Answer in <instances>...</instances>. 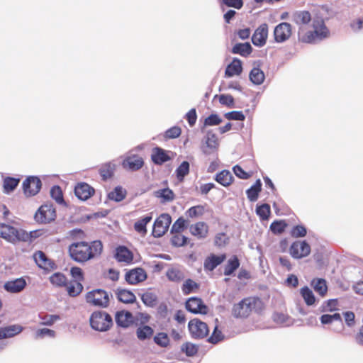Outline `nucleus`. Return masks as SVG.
Here are the masks:
<instances>
[{
  "label": "nucleus",
  "mask_w": 363,
  "mask_h": 363,
  "mask_svg": "<svg viewBox=\"0 0 363 363\" xmlns=\"http://www.w3.org/2000/svg\"><path fill=\"white\" fill-rule=\"evenodd\" d=\"M41 186V180L35 176L28 177L22 184L23 193L27 197L36 195L40 191Z\"/></svg>",
  "instance_id": "obj_11"
},
{
  "label": "nucleus",
  "mask_w": 363,
  "mask_h": 363,
  "mask_svg": "<svg viewBox=\"0 0 363 363\" xmlns=\"http://www.w3.org/2000/svg\"><path fill=\"white\" fill-rule=\"evenodd\" d=\"M215 245L219 247H224L227 242V235L224 233H218L215 237Z\"/></svg>",
  "instance_id": "obj_63"
},
{
  "label": "nucleus",
  "mask_w": 363,
  "mask_h": 363,
  "mask_svg": "<svg viewBox=\"0 0 363 363\" xmlns=\"http://www.w3.org/2000/svg\"><path fill=\"white\" fill-rule=\"evenodd\" d=\"M26 286V281L21 277L6 281L4 284V289L8 292L18 293L23 291Z\"/></svg>",
  "instance_id": "obj_24"
},
{
  "label": "nucleus",
  "mask_w": 363,
  "mask_h": 363,
  "mask_svg": "<svg viewBox=\"0 0 363 363\" xmlns=\"http://www.w3.org/2000/svg\"><path fill=\"white\" fill-rule=\"evenodd\" d=\"M114 257L118 262H123L126 264H132L133 262V254L125 246H118L116 247Z\"/></svg>",
  "instance_id": "obj_19"
},
{
  "label": "nucleus",
  "mask_w": 363,
  "mask_h": 363,
  "mask_svg": "<svg viewBox=\"0 0 363 363\" xmlns=\"http://www.w3.org/2000/svg\"><path fill=\"white\" fill-rule=\"evenodd\" d=\"M137 337L139 340H144L150 338L153 335V330L147 325L140 326L136 331Z\"/></svg>",
  "instance_id": "obj_41"
},
{
  "label": "nucleus",
  "mask_w": 363,
  "mask_h": 363,
  "mask_svg": "<svg viewBox=\"0 0 363 363\" xmlns=\"http://www.w3.org/2000/svg\"><path fill=\"white\" fill-rule=\"evenodd\" d=\"M115 320L118 327L126 328L133 323L134 318L130 312L120 311L116 312Z\"/></svg>",
  "instance_id": "obj_20"
},
{
  "label": "nucleus",
  "mask_w": 363,
  "mask_h": 363,
  "mask_svg": "<svg viewBox=\"0 0 363 363\" xmlns=\"http://www.w3.org/2000/svg\"><path fill=\"white\" fill-rule=\"evenodd\" d=\"M190 233L198 239H203L208 233V225L203 221L197 222L189 227Z\"/></svg>",
  "instance_id": "obj_21"
},
{
  "label": "nucleus",
  "mask_w": 363,
  "mask_h": 363,
  "mask_svg": "<svg viewBox=\"0 0 363 363\" xmlns=\"http://www.w3.org/2000/svg\"><path fill=\"white\" fill-rule=\"evenodd\" d=\"M36 232H30V236L34 237L33 234ZM0 238L12 244L27 241L29 235L21 229H18L12 225L0 223Z\"/></svg>",
  "instance_id": "obj_3"
},
{
  "label": "nucleus",
  "mask_w": 363,
  "mask_h": 363,
  "mask_svg": "<svg viewBox=\"0 0 363 363\" xmlns=\"http://www.w3.org/2000/svg\"><path fill=\"white\" fill-rule=\"evenodd\" d=\"M126 196V191L121 186L116 187L113 191L108 193V197L109 199L115 201H123Z\"/></svg>",
  "instance_id": "obj_39"
},
{
  "label": "nucleus",
  "mask_w": 363,
  "mask_h": 363,
  "mask_svg": "<svg viewBox=\"0 0 363 363\" xmlns=\"http://www.w3.org/2000/svg\"><path fill=\"white\" fill-rule=\"evenodd\" d=\"M268 36V26L266 23L260 25L252 36V43L257 47L265 45Z\"/></svg>",
  "instance_id": "obj_17"
},
{
  "label": "nucleus",
  "mask_w": 363,
  "mask_h": 363,
  "mask_svg": "<svg viewBox=\"0 0 363 363\" xmlns=\"http://www.w3.org/2000/svg\"><path fill=\"white\" fill-rule=\"evenodd\" d=\"M232 53L247 57L252 52V48L249 43H235L231 50Z\"/></svg>",
  "instance_id": "obj_29"
},
{
  "label": "nucleus",
  "mask_w": 363,
  "mask_h": 363,
  "mask_svg": "<svg viewBox=\"0 0 363 363\" xmlns=\"http://www.w3.org/2000/svg\"><path fill=\"white\" fill-rule=\"evenodd\" d=\"M310 245L306 240L294 241L290 246L289 254L294 259H302L311 253Z\"/></svg>",
  "instance_id": "obj_9"
},
{
  "label": "nucleus",
  "mask_w": 363,
  "mask_h": 363,
  "mask_svg": "<svg viewBox=\"0 0 363 363\" xmlns=\"http://www.w3.org/2000/svg\"><path fill=\"white\" fill-rule=\"evenodd\" d=\"M350 26L354 32L363 30V18L354 20Z\"/></svg>",
  "instance_id": "obj_64"
},
{
  "label": "nucleus",
  "mask_w": 363,
  "mask_h": 363,
  "mask_svg": "<svg viewBox=\"0 0 363 363\" xmlns=\"http://www.w3.org/2000/svg\"><path fill=\"white\" fill-rule=\"evenodd\" d=\"M115 171L114 165L108 163L103 165L100 169V175L104 180H106L113 177Z\"/></svg>",
  "instance_id": "obj_44"
},
{
  "label": "nucleus",
  "mask_w": 363,
  "mask_h": 363,
  "mask_svg": "<svg viewBox=\"0 0 363 363\" xmlns=\"http://www.w3.org/2000/svg\"><path fill=\"white\" fill-rule=\"evenodd\" d=\"M151 158L155 164L159 165H161L171 160L168 152L162 148L158 147L152 149Z\"/></svg>",
  "instance_id": "obj_25"
},
{
  "label": "nucleus",
  "mask_w": 363,
  "mask_h": 363,
  "mask_svg": "<svg viewBox=\"0 0 363 363\" xmlns=\"http://www.w3.org/2000/svg\"><path fill=\"white\" fill-rule=\"evenodd\" d=\"M292 21L298 26V36L301 35L302 29L307 28L313 18L311 13L306 11H296L292 14Z\"/></svg>",
  "instance_id": "obj_12"
},
{
  "label": "nucleus",
  "mask_w": 363,
  "mask_h": 363,
  "mask_svg": "<svg viewBox=\"0 0 363 363\" xmlns=\"http://www.w3.org/2000/svg\"><path fill=\"white\" fill-rule=\"evenodd\" d=\"M307 233L306 228L301 225L294 226L291 232V235L294 238H302L304 237Z\"/></svg>",
  "instance_id": "obj_58"
},
{
  "label": "nucleus",
  "mask_w": 363,
  "mask_h": 363,
  "mask_svg": "<svg viewBox=\"0 0 363 363\" xmlns=\"http://www.w3.org/2000/svg\"><path fill=\"white\" fill-rule=\"evenodd\" d=\"M152 220V213L143 216L134 223V230L142 236H145L147 233L146 226Z\"/></svg>",
  "instance_id": "obj_26"
},
{
  "label": "nucleus",
  "mask_w": 363,
  "mask_h": 363,
  "mask_svg": "<svg viewBox=\"0 0 363 363\" xmlns=\"http://www.w3.org/2000/svg\"><path fill=\"white\" fill-rule=\"evenodd\" d=\"M189 330L194 338L206 337L209 333L207 324L198 318H194L189 322Z\"/></svg>",
  "instance_id": "obj_10"
},
{
  "label": "nucleus",
  "mask_w": 363,
  "mask_h": 363,
  "mask_svg": "<svg viewBox=\"0 0 363 363\" xmlns=\"http://www.w3.org/2000/svg\"><path fill=\"white\" fill-rule=\"evenodd\" d=\"M182 350L186 353L187 356H193L198 352L197 347L195 345L189 342L183 344Z\"/></svg>",
  "instance_id": "obj_59"
},
{
  "label": "nucleus",
  "mask_w": 363,
  "mask_h": 363,
  "mask_svg": "<svg viewBox=\"0 0 363 363\" xmlns=\"http://www.w3.org/2000/svg\"><path fill=\"white\" fill-rule=\"evenodd\" d=\"M250 81L256 85L263 83L265 76L264 72L258 67H254L250 72L249 75Z\"/></svg>",
  "instance_id": "obj_38"
},
{
  "label": "nucleus",
  "mask_w": 363,
  "mask_h": 363,
  "mask_svg": "<svg viewBox=\"0 0 363 363\" xmlns=\"http://www.w3.org/2000/svg\"><path fill=\"white\" fill-rule=\"evenodd\" d=\"M291 35V26L288 23L278 24L274 30V40L281 43L286 41Z\"/></svg>",
  "instance_id": "obj_14"
},
{
  "label": "nucleus",
  "mask_w": 363,
  "mask_h": 363,
  "mask_svg": "<svg viewBox=\"0 0 363 363\" xmlns=\"http://www.w3.org/2000/svg\"><path fill=\"white\" fill-rule=\"evenodd\" d=\"M167 279L172 282L179 283L185 278L183 270L179 267H171L166 272Z\"/></svg>",
  "instance_id": "obj_30"
},
{
  "label": "nucleus",
  "mask_w": 363,
  "mask_h": 363,
  "mask_svg": "<svg viewBox=\"0 0 363 363\" xmlns=\"http://www.w3.org/2000/svg\"><path fill=\"white\" fill-rule=\"evenodd\" d=\"M261 303L260 300L255 298H246L235 305L233 308V314L235 317H247L250 313Z\"/></svg>",
  "instance_id": "obj_5"
},
{
  "label": "nucleus",
  "mask_w": 363,
  "mask_h": 363,
  "mask_svg": "<svg viewBox=\"0 0 363 363\" xmlns=\"http://www.w3.org/2000/svg\"><path fill=\"white\" fill-rule=\"evenodd\" d=\"M103 248L101 241L98 240L91 242L77 241L69 245L68 253L74 262L85 263L100 257Z\"/></svg>",
  "instance_id": "obj_1"
},
{
  "label": "nucleus",
  "mask_w": 363,
  "mask_h": 363,
  "mask_svg": "<svg viewBox=\"0 0 363 363\" xmlns=\"http://www.w3.org/2000/svg\"><path fill=\"white\" fill-rule=\"evenodd\" d=\"M55 208L51 203L42 205L35 214V220L39 223H49L56 218Z\"/></svg>",
  "instance_id": "obj_7"
},
{
  "label": "nucleus",
  "mask_w": 363,
  "mask_h": 363,
  "mask_svg": "<svg viewBox=\"0 0 363 363\" xmlns=\"http://www.w3.org/2000/svg\"><path fill=\"white\" fill-rule=\"evenodd\" d=\"M186 308L192 313L207 314L208 306L204 304L201 298L197 297L189 298L186 302Z\"/></svg>",
  "instance_id": "obj_13"
},
{
  "label": "nucleus",
  "mask_w": 363,
  "mask_h": 363,
  "mask_svg": "<svg viewBox=\"0 0 363 363\" xmlns=\"http://www.w3.org/2000/svg\"><path fill=\"white\" fill-rule=\"evenodd\" d=\"M262 189V183L260 179H257L256 182L247 190L246 194L250 201H255L258 198L259 193Z\"/></svg>",
  "instance_id": "obj_37"
},
{
  "label": "nucleus",
  "mask_w": 363,
  "mask_h": 363,
  "mask_svg": "<svg viewBox=\"0 0 363 363\" xmlns=\"http://www.w3.org/2000/svg\"><path fill=\"white\" fill-rule=\"evenodd\" d=\"M313 285L315 291L318 293L321 296H325L327 292L326 281L324 279H319L313 281Z\"/></svg>",
  "instance_id": "obj_47"
},
{
  "label": "nucleus",
  "mask_w": 363,
  "mask_h": 363,
  "mask_svg": "<svg viewBox=\"0 0 363 363\" xmlns=\"http://www.w3.org/2000/svg\"><path fill=\"white\" fill-rule=\"evenodd\" d=\"M186 225V220L182 217L179 218L172 225L171 233H182Z\"/></svg>",
  "instance_id": "obj_51"
},
{
  "label": "nucleus",
  "mask_w": 363,
  "mask_h": 363,
  "mask_svg": "<svg viewBox=\"0 0 363 363\" xmlns=\"http://www.w3.org/2000/svg\"><path fill=\"white\" fill-rule=\"evenodd\" d=\"M55 332L53 330L48 329V328H42L38 329L35 332V337L36 338H43L45 336H49L51 337H55Z\"/></svg>",
  "instance_id": "obj_61"
},
{
  "label": "nucleus",
  "mask_w": 363,
  "mask_h": 363,
  "mask_svg": "<svg viewBox=\"0 0 363 363\" xmlns=\"http://www.w3.org/2000/svg\"><path fill=\"white\" fill-rule=\"evenodd\" d=\"M330 30L320 18H313L307 28L302 29L299 41L313 44L330 37Z\"/></svg>",
  "instance_id": "obj_2"
},
{
  "label": "nucleus",
  "mask_w": 363,
  "mask_h": 363,
  "mask_svg": "<svg viewBox=\"0 0 363 363\" xmlns=\"http://www.w3.org/2000/svg\"><path fill=\"white\" fill-rule=\"evenodd\" d=\"M286 227V224L284 220H277L273 222L270 225L271 230L276 234L283 233Z\"/></svg>",
  "instance_id": "obj_57"
},
{
  "label": "nucleus",
  "mask_w": 363,
  "mask_h": 363,
  "mask_svg": "<svg viewBox=\"0 0 363 363\" xmlns=\"http://www.w3.org/2000/svg\"><path fill=\"white\" fill-rule=\"evenodd\" d=\"M171 243L175 247H182L187 244L188 238L182 235L181 233H172Z\"/></svg>",
  "instance_id": "obj_40"
},
{
  "label": "nucleus",
  "mask_w": 363,
  "mask_h": 363,
  "mask_svg": "<svg viewBox=\"0 0 363 363\" xmlns=\"http://www.w3.org/2000/svg\"><path fill=\"white\" fill-rule=\"evenodd\" d=\"M300 293L308 306H311L315 303V298L314 294L308 287L305 286L301 288Z\"/></svg>",
  "instance_id": "obj_43"
},
{
  "label": "nucleus",
  "mask_w": 363,
  "mask_h": 363,
  "mask_svg": "<svg viewBox=\"0 0 363 363\" xmlns=\"http://www.w3.org/2000/svg\"><path fill=\"white\" fill-rule=\"evenodd\" d=\"M221 119L216 114H211L205 119L206 125H216L221 123Z\"/></svg>",
  "instance_id": "obj_62"
},
{
  "label": "nucleus",
  "mask_w": 363,
  "mask_h": 363,
  "mask_svg": "<svg viewBox=\"0 0 363 363\" xmlns=\"http://www.w3.org/2000/svg\"><path fill=\"white\" fill-rule=\"evenodd\" d=\"M200 289V284L191 279H186L182 286V291L184 295L196 293Z\"/></svg>",
  "instance_id": "obj_33"
},
{
  "label": "nucleus",
  "mask_w": 363,
  "mask_h": 363,
  "mask_svg": "<svg viewBox=\"0 0 363 363\" xmlns=\"http://www.w3.org/2000/svg\"><path fill=\"white\" fill-rule=\"evenodd\" d=\"M256 212L261 219L267 220L270 214V206L266 203L262 204L257 207Z\"/></svg>",
  "instance_id": "obj_53"
},
{
  "label": "nucleus",
  "mask_w": 363,
  "mask_h": 363,
  "mask_svg": "<svg viewBox=\"0 0 363 363\" xmlns=\"http://www.w3.org/2000/svg\"><path fill=\"white\" fill-rule=\"evenodd\" d=\"M245 118V116L242 111H231L228 112V121L235 120L240 122H242ZM242 123L237 124L236 127L234 128L235 130H238L242 127Z\"/></svg>",
  "instance_id": "obj_48"
},
{
  "label": "nucleus",
  "mask_w": 363,
  "mask_h": 363,
  "mask_svg": "<svg viewBox=\"0 0 363 363\" xmlns=\"http://www.w3.org/2000/svg\"><path fill=\"white\" fill-rule=\"evenodd\" d=\"M19 182V178H14L11 177L4 178L3 181L4 192L6 194H9L10 192L13 191L18 185Z\"/></svg>",
  "instance_id": "obj_36"
},
{
  "label": "nucleus",
  "mask_w": 363,
  "mask_h": 363,
  "mask_svg": "<svg viewBox=\"0 0 363 363\" xmlns=\"http://www.w3.org/2000/svg\"><path fill=\"white\" fill-rule=\"evenodd\" d=\"M65 287L69 296L72 297H76L79 295L84 289L82 282L74 280L67 282Z\"/></svg>",
  "instance_id": "obj_31"
},
{
  "label": "nucleus",
  "mask_w": 363,
  "mask_h": 363,
  "mask_svg": "<svg viewBox=\"0 0 363 363\" xmlns=\"http://www.w3.org/2000/svg\"><path fill=\"white\" fill-rule=\"evenodd\" d=\"M33 258L35 259L37 265L46 271H50L55 268V263L48 258L46 255L43 251H37L33 255Z\"/></svg>",
  "instance_id": "obj_18"
},
{
  "label": "nucleus",
  "mask_w": 363,
  "mask_h": 363,
  "mask_svg": "<svg viewBox=\"0 0 363 363\" xmlns=\"http://www.w3.org/2000/svg\"><path fill=\"white\" fill-rule=\"evenodd\" d=\"M50 195L57 203L62 204L65 202L62 189L59 186L56 185L51 188Z\"/></svg>",
  "instance_id": "obj_49"
},
{
  "label": "nucleus",
  "mask_w": 363,
  "mask_h": 363,
  "mask_svg": "<svg viewBox=\"0 0 363 363\" xmlns=\"http://www.w3.org/2000/svg\"><path fill=\"white\" fill-rule=\"evenodd\" d=\"M189 173V163L187 161H184L176 169L177 178L179 182H182L188 174Z\"/></svg>",
  "instance_id": "obj_42"
},
{
  "label": "nucleus",
  "mask_w": 363,
  "mask_h": 363,
  "mask_svg": "<svg viewBox=\"0 0 363 363\" xmlns=\"http://www.w3.org/2000/svg\"><path fill=\"white\" fill-rule=\"evenodd\" d=\"M223 339V335L222 332L218 330V326H215L214 330L210 337L208 338V341L211 343L216 344L220 340Z\"/></svg>",
  "instance_id": "obj_60"
},
{
  "label": "nucleus",
  "mask_w": 363,
  "mask_h": 363,
  "mask_svg": "<svg viewBox=\"0 0 363 363\" xmlns=\"http://www.w3.org/2000/svg\"><path fill=\"white\" fill-rule=\"evenodd\" d=\"M155 342L161 346L166 347L169 345V340L168 335L164 333H160L154 337Z\"/></svg>",
  "instance_id": "obj_55"
},
{
  "label": "nucleus",
  "mask_w": 363,
  "mask_h": 363,
  "mask_svg": "<svg viewBox=\"0 0 363 363\" xmlns=\"http://www.w3.org/2000/svg\"><path fill=\"white\" fill-rule=\"evenodd\" d=\"M70 274L73 279L72 280L79 281V282H82L84 280V272L79 267H72L70 269Z\"/></svg>",
  "instance_id": "obj_56"
},
{
  "label": "nucleus",
  "mask_w": 363,
  "mask_h": 363,
  "mask_svg": "<svg viewBox=\"0 0 363 363\" xmlns=\"http://www.w3.org/2000/svg\"><path fill=\"white\" fill-rule=\"evenodd\" d=\"M218 146V142L216 135L213 133H208L205 143L202 146L203 152L206 155H209L212 153Z\"/></svg>",
  "instance_id": "obj_27"
},
{
  "label": "nucleus",
  "mask_w": 363,
  "mask_h": 363,
  "mask_svg": "<svg viewBox=\"0 0 363 363\" xmlns=\"http://www.w3.org/2000/svg\"><path fill=\"white\" fill-rule=\"evenodd\" d=\"M225 254L218 256L211 255L204 261V269L208 271H213L225 259Z\"/></svg>",
  "instance_id": "obj_28"
},
{
  "label": "nucleus",
  "mask_w": 363,
  "mask_h": 363,
  "mask_svg": "<svg viewBox=\"0 0 363 363\" xmlns=\"http://www.w3.org/2000/svg\"><path fill=\"white\" fill-rule=\"evenodd\" d=\"M116 294L118 300L124 303H133L136 301L135 294L127 289H118Z\"/></svg>",
  "instance_id": "obj_32"
},
{
  "label": "nucleus",
  "mask_w": 363,
  "mask_h": 363,
  "mask_svg": "<svg viewBox=\"0 0 363 363\" xmlns=\"http://www.w3.org/2000/svg\"><path fill=\"white\" fill-rule=\"evenodd\" d=\"M74 193L79 199L86 201L94 194V189L86 183H80L75 186Z\"/></svg>",
  "instance_id": "obj_22"
},
{
  "label": "nucleus",
  "mask_w": 363,
  "mask_h": 363,
  "mask_svg": "<svg viewBox=\"0 0 363 363\" xmlns=\"http://www.w3.org/2000/svg\"><path fill=\"white\" fill-rule=\"evenodd\" d=\"M172 218L168 213H162L154 222L152 235L155 238L163 236L169 230Z\"/></svg>",
  "instance_id": "obj_8"
},
{
  "label": "nucleus",
  "mask_w": 363,
  "mask_h": 363,
  "mask_svg": "<svg viewBox=\"0 0 363 363\" xmlns=\"http://www.w3.org/2000/svg\"><path fill=\"white\" fill-rule=\"evenodd\" d=\"M125 281L130 284H137L147 279L146 272L140 267L129 270L125 275Z\"/></svg>",
  "instance_id": "obj_15"
},
{
  "label": "nucleus",
  "mask_w": 363,
  "mask_h": 363,
  "mask_svg": "<svg viewBox=\"0 0 363 363\" xmlns=\"http://www.w3.org/2000/svg\"><path fill=\"white\" fill-rule=\"evenodd\" d=\"M50 282L58 286H65L67 280V277L62 273L57 272L50 277Z\"/></svg>",
  "instance_id": "obj_46"
},
{
  "label": "nucleus",
  "mask_w": 363,
  "mask_h": 363,
  "mask_svg": "<svg viewBox=\"0 0 363 363\" xmlns=\"http://www.w3.org/2000/svg\"><path fill=\"white\" fill-rule=\"evenodd\" d=\"M155 196L161 199L162 203H168L172 201L175 198V194L172 190L169 188L159 189L155 192Z\"/></svg>",
  "instance_id": "obj_34"
},
{
  "label": "nucleus",
  "mask_w": 363,
  "mask_h": 363,
  "mask_svg": "<svg viewBox=\"0 0 363 363\" xmlns=\"http://www.w3.org/2000/svg\"><path fill=\"white\" fill-rule=\"evenodd\" d=\"M203 211L204 208L202 206H196L189 208L186 212V215L189 218H194L203 215Z\"/></svg>",
  "instance_id": "obj_52"
},
{
  "label": "nucleus",
  "mask_w": 363,
  "mask_h": 363,
  "mask_svg": "<svg viewBox=\"0 0 363 363\" xmlns=\"http://www.w3.org/2000/svg\"><path fill=\"white\" fill-rule=\"evenodd\" d=\"M182 133V129L179 126H173L164 133V138L166 139H174L180 136Z\"/></svg>",
  "instance_id": "obj_54"
},
{
  "label": "nucleus",
  "mask_w": 363,
  "mask_h": 363,
  "mask_svg": "<svg viewBox=\"0 0 363 363\" xmlns=\"http://www.w3.org/2000/svg\"><path fill=\"white\" fill-rule=\"evenodd\" d=\"M86 302L91 306L106 308L109 305V296L103 289H94L87 292L85 295Z\"/></svg>",
  "instance_id": "obj_6"
},
{
  "label": "nucleus",
  "mask_w": 363,
  "mask_h": 363,
  "mask_svg": "<svg viewBox=\"0 0 363 363\" xmlns=\"http://www.w3.org/2000/svg\"><path fill=\"white\" fill-rule=\"evenodd\" d=\"M23 330V328L18 324L1 327L0 328V340L13 337L21 333Z\"/></svg>",
  "instance_id": "obj_23"
},
{
  "label": "nucleus",
  "mask_w": 363,
  "mask_h": 363,
  "mask_svg": "<svg viewBox=\"0 0 363 363\" xmlns=\"http://www.w3.org/2000/svg\"><path fill=\"white\" fill-rule=\"evenodd\" d=\"M40 318L42 320L40 323V325L51 326L56 321L60 320V317L58 315H48V314H46V315H40Z\"/></svg>",
  "instance_id": "obj_50"
},
{
  "label": "nucleus",
  "mask_w": 363,
  "mask_h": 363,
  "mask_svg": "<svg viewBox=\"0 0 363 363\" xmlns=\"http://www.w3.org/2000/svg\"><path fill=\"white\" fill-rule=\"evenodd\" d=\"M89 323L92 329L100 332L108 330L113 324L111 315L104 311H94L90 315Z\"/></svg>",
  "instance_id": "obj_4"
},
{
  "label": "nucleus",
  "mask_w": 363,
  "mask_h": 363,
  "mask_svg": "<svg viewBox=\"0 0 363 363\" xmlns=\"http://www.w3.org/2000/svg\"><path fill=\"white\" fill-rule=\"evenodd\" d=\"M143 165V159L138 155H128L122 162L123 167L130 171H138L141 169Z\"/></svg>",
  "instance_id": "obj_16"
},
{
  "label": "nucleus",
  "mask_w": 363,
  "mask_h": 363,
  "mask_svg": "<svg viewBox=\"0 0 363 363\" xmlns=\"http://www.w3.org/2000/svg\"><path fill=\"white\" fill-rule=\"evenodd\" d=\"M273 320L277 324L288 326L292 324L293 321L290 317L286 314L276 313L273 315Z\"/></svg>",
  "instance_id": "obj_45"
},
{
  "label": "nucleus",
  "mask_w": 363,
  "mask_h": 363,
  "mask_svg": "<svg viewBox=\"0 0 363 363\" xmlns=\"http://www.w3.org/2000/svg\"><path fill=\"white\" fill-rule=\"evenodd\" d=\"M242 72V62L238 58H233L228 64V77L239 76Z\"/></svg>",
  "instance_id": "obj_35"
}]
</instances>
